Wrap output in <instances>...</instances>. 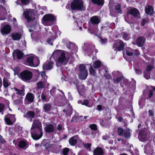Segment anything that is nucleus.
Masks as SVG:
<instances>
[{"label": "nucleus", "instance_id": "nucleus-1", "mask_svg": "<svg viewBox=\"0 0 155 155\" xmlns=\"http://www.w3.org/2000/svg\"><path fill=\"white\" fill-rule=\"evenodd\" d=\"M31 134L32 138L35 140H38L42 137L41 123L38 120L33 121L31 128Z\"/></svg>", "mask_w": 155, "mask_h": 155}, {"label": "nucleus", "instance_id": "nucleus-2", "mask_svg": "<svg viewBox=\"0 0 155 155\" xmlns=\"http://www.w3.org/2000/svg\"><path fill=\"white\" fill-rule=\"evenodd\" d=\"M39 64V61L36 57L34 55L29 56L26 59V64L31 67H36Z\"/></svg>", "mask_w": 155, "mask_h": 155}, {"label": "nucleus", "instance_id": "nucleus-3", "mask_svg": "<svg viewBox=\"0 0 155 155\" xmlns=\"http://www.w3.org/2000/svg\"><path fill=\"white\" fill-rule=\"evenodd\" d=\"M71 7L73 10H82L84 9L81 0H74L71 3Z\"/></svg>", "mask_w": 155, "mask_h": 155}, {"label": "nucleus", "instance_id": "nucleus-4", "mask_svg": "<svg viewBox=\"0 0 155 155\" xmlns=\"http://www.w3.org/2000/svg\"><path fill=\"white\" fill-rule=\"evenodd\" d=\"M20 76L23 81H27L31 79L33 74L31 71L28 70H25L20 73Z\"/></svg>", "mask_w": 155, "mask_h": 155}, {"label": "nucleus", "instance_id": "nucleus-5", "mask_svg": "<svg viewBox=\"0 0 155 155\" xmlns=\"http://www.w3.org/2000/svg\"><path fill=\"white\" fill-rule=\"evenodd\" d=\"M23 14L25 17L28 21H33L35 19L34 14L33 10L27 9L24 11Z\"/></svg>", "mask_w": 155, "mask_h": 155}, {"label": "nucleus", "instance_id": "nucleus-6", "mask_svg": "<svg viewBox=\"0 0 155 155\" xmlns=\"http://www.w3.org/2000/svg\"><path fill=\"white\" fill-rule=\"evenodd\" d=\"M80 73L79 77L81 79H85L87 76V70L85 69L84 66L83 64H81L80 66Z\"/></svg>", "mask_w": 155, "mask_h": 155}, {"label": "nucleus", "instance_id": "nucleus-7", "mask_svg": "<svg viewBox=\"0 0 155 155\" xmlns=\"http://www.w3.org/2000/svg\"><path fill=\"white\" fill-rule=\"evenodd\" d=\"M124 46V44L120 40H117L114 43L113 48L115 51L122 50Z\"/></svg>", "mask_w": 155, "mask_h": 155}, {"label": "nucleus", "instance_id": "nucleus-8", "mask_svg": "<svg viewBox=\"0 0 155 155\" xmlns=\"http://www.w3.org/2000/svg\"><path fill=\"white\" fill-rule=\"evenodd\" d=\"M118 133L120 136H123L125 137H129L130 135V130L129 129H127L123 131V129L120 127L118 129Z\"/></svg>", "mask_w": 155, "mask_h": 155}, {"label": "nucleus", "instance_id": "nucleus-9", "mask_svg": "<svg viewBox=\"0 0 155 155\" xmlns=\"http://www.w3.org/2000/svg\"><path fill=\"white\" fill-rule=\"evenodd\" d=\"M11 30V26L8 25H6L1 28V32L3 35L8 34Z\"/></svg>", "mask_w": 155, "mask_h": 155}, {"label": "nucleus", "instance_id": "nucleus-10", "mask_svg": "<svg viewBox=\"0 0 155 155\" xmlns=\"http://www.w3.org/2000/svg\"><path fill=\"white\" fill-rule=\"evenodd\" d=\"M58 60L59 63L63 64H65L68 62V60L65 56L64 53L62 52Z\"/></svg>", "mask_w": 155, "mask_h": 155}, {"label": "nucleus", "instance_id": "nucleus-11", "mask_svg": "<svg viewBox=\"0 0 155 155\" xmlns=\"http://www.w3.org/2000/svg\"><path fill=\"white\" fill-rule=\"evenodd\" d=\"M127 14L134 15V17L140 18L139 11L135 8L131 9L127 12Z\"/></svg>", "mask_w": 155, "mask_h": 155}, {"label": "nucleus", "instance_id": "nucleus-12", "mask_svg": "<svg viewBox=\"0 0 155 155\" xmlns=\"http://www.w3.org/2000/svg\"><path fill=\"white\" fill-rule=\"evenodd\" d=\"M126 54L129 56L132 55L133 53H134V54L136 55H138L139 54V53L137 52V50L134 51L130 48H126Z\"/></svg>", "mask_w": 155, "mask_h": 155}, {"label": "nucleus", "instance_id": "nucleus-13", "mask_svg": "<svg viewBox=\"0 0 155 155\" xmlns=\"http://www.w3.org/2000/svg\"><path fill=\"white\" fill-rule=\"evenodd\" d=\"M21 35L20 33L15 32L13 33L11 35V37L12 39L15 41L18 40L21 38Z\"/></svg>", "mask_w": 155, "mask_h": 155}, {"label": "nucleus", "instance_id": "nucleus-14", "mask_svg": "<svg viewBox=\"0 0 155 155\" xmlns=\"http://www.w3.org/2000/svg\"><path fill=\"white\" fill-rule=\"evenodd\" d=\"M145 41V39L144 37H139L137 39V44L138 46L141 47L143 46Z\"/></svg>", "mask_w": 155, "mask_h": 155}, {"label": "nucleus", "instance_id": "nucleus-15", "mask_svg": "<svg viewBox=\"0 0 155 155\" xmlns=\"http://www.w3.org/2000/svg\"><path fill=\"white\" fill-rule=\"evenodd\" d=\"M13 54H15L18 59H21L24 54L23 53L19 50L15 51L13 53Z\"/></svg>", "mask_w": 155, "mask_h": 155}, {"label": "nucleus", "instance_id": "nucleus-16", "mask_svg": "<svg viewBox=\"0 0 155 155\" xmlns=\"http://www.w3.org/2000/svg\"><path fill=\"white\" fill-rule=\"evenodd\" d=\"M103 151L100 148L97 147L95 149L94 151V155H102Z\"/></svg>", "mask_w": 155, "mask_h": 155}, {"label": "nucleus", "instance_id": "nucleus-17", "mask_svg": "<svg viewBox=\"0 0 155 155\" xmlns=\"http://www.w3.org/2000/svg\"><path fill=\"white\" fill-rule=\"evenodd\" d=\"M78 139V136H75L71 138L69 140V143L70 144L73 146L75 145Z\"/></svg>", "mask_w": 155, "mask_h": 155}, {"label": "nucleus", "instance_id": "nucleus-18", "mask_svg": "<svg viewBox=\"0 0 155 155\" xmlns=\"http://www.w3.org/2000/svg\"><path fill=\"white\" fill-rule=\"evenodd\" d=\"M90 20L91 23L94 25L97 24L100 22V19L96 16H94L92 17Z\"/></svg>", "mask_w": 155, "mask_h": 155}, {"label": "nucleus", "instance_id": "nucleus-19", "mask_svg": "<svg viewBox=\"0 0 155 155\" xmlns=\"http://www.w3.org/2000/svg\"><path fill=\"white\" fill-rule=\"evenodd\" d=\"M62 51L59 50H57L54 51L52 54L51 58L54 59H56L58 56L60 55L62 52Z\"/></svg>", "mask_w": 155, "mask_h": 155}, {"label": "nucleus", "instance_id": "nucleus-20", "mask_svg": "<svg viewBox=\"0 0 155 155\" xmlns=\"http://www.w3.org/2000/svg\"><path fill=\"white\" fill-rule=\"evenodd\" d=\"M56 20V18L53 14H49V25L54 24Z\"/></svg>", "mask_w": 155, "mask_h": 155}, {"label": "nucleus", "instance_id": "nucleus-21", "mask_svg": "<svg viewBox=\"0 0 155 155\" xmlns=\"http://www.w3.org/2000/svg\"><path fill=\"white\" fill-rule=\"evenodd\" d=\"M26 98L28 101L32 102L34 101V97L32 94L29 93L27 94Z\"/></svg>", "mask_w": 155, "mask_h": 155}, {"label": "nucleus", "instance_id": "nucleus-22", "mask_svg": "<svg viewBox=\"0 0 155 155\" xmlns=\"http://www.w3.org/2000/svg\"><path fill=\"white\" fill-rule=\"evenodd\" d=\"M46 83L42 81H39L37 84V88L38 89L44 88L45 86Z\"/></svg>", "mask_w": 155, "mask_h": 155}, {"label": "nucleus", "instance_id": "nucleus-23", "mask_svg": "<svg viewBox=\"0 0 155 155\" xmlns=\"http://www.w3.org/2000/svg\"><path fill=\"white\" fill-rule=\"evenodd\" d=\"M12 116L10 114H8L6 115L5 118V120L6 123L8 125H12L13 124L11 120L10 119V117Z\"/></svg>", "mask_w": 155, "mask_h": 155}, {"label": "nucleus", "instance_id": "nucleus-24", "mask_svg": "<svg viewBox=\"0 0 155 155\" xmlns=\"http://www.w3.org/2000/svg\"><path fill=\"white\" fill-rule=\"evenodd\" d=\"M138 137L140 141H145L146 138V133L144 132L142 133H140Z\"/></svg>", "mask_w": 155, "mask_h": 155}, {"label": "nucleus", "instance_id": "nucleus-25", "mask_svg": "<svg viewBox=\"0 0 155 155\" xmlns=\"http://www.w3.org/2000/svg\"><path fill=\"white\" fill-rule=\"evenodd\" d=\"M42 23L45 25H48V15H46L43 18Z\"/></svg>", "mask_w": 155, "mask_h": 155}, {"label": "nucleus", "instance_id": "nucleus-26", "mask_svg": "<svg viewBox=\"0 0 155 155\" xmlns=\"http://www.w3.org/2000/svg\"><path fill=\"white\" fill-rule=\"evenodd\" d=\"M41 145L45 147L46 149L48 150V140L44 139L41 143Z\"/></svg>", "mask_w": 155, "mask_h": 155}, {"label": "nucleus", "instance_id": "nucleus-27", "mask_svg": "<svg viewBox=\"0 0 155 155\" xmlns=\"http://www.w3.org/2000/svg\"><path fill=\"white\" fill-rule=\"evenodd\" d=\"M145 12L147 14L151 15L153 12V8L152 7L150 6L146 7L145 9Z\"/></svg>", "mask_w": 155, "mask_h": 155}, {"label": "nucleus", "instance_id": "nucleus-28", "mask_svg": "<svg viewBox=\"0 0 155 155\" xmlns=\"http://www.w3.org/2000/svg\"><path fill=\"white\" fill-rule=\"evenodd\" d=\"M101 63L99 61H96L94 62L93 64L94 67L95 68H98L101 66Z\"/></svg>", "mask_w": 155, "mask_h": 155}, {"label": "nucleus", "instance_id": "nucleus-29", "mask_svg": "<svg viewBox=\"0 0 155 155\" xmlns=\"http://www.w3.org/2000/svg\"><path fill=\"white\" fill-rule=\"evenodd\" d=\"M14 89L15 90V91H16V94H18L20 95H24V89H22L21 90H19V89L16 88H15Z\"/></svg>", "mask_w": 155, "mask_h": 155}, {"label": "nucleus", "instance_id": "nucleus-30", "mask_svg": "<svg viewBox=\"0 0 155 155\" xmlns=\"http://www.w3.org/2000/svg\"><path fill=\"white\" fill-rule=\"evenodd\" d=\"M55 126V124L52 122L51 124H49V133H52L54 131V128Z\"/></svg>", "mask_w": 155, "mask_h": 155}, {"label": "nucleus", "instance_id": "nucleus-31", "mask_svg": "<svg viewBox=\"0 0 155 155\" xmlns=\"http://www.w3.org/2000/svg\"><path fill=\"white\" fill-rule=\"evenodd\" d=\"M27 144L26 142L24 141H21L18 144V147L20 148H23L25 147Z\"/></svg>", "mask_w": 155, "mask_h": 155}, {"label": "nucleus", "instance_id": "nucleus-32", "mask_svg": "<svg viewBox=\"0 0 155 155\" xmlns=\"http://www.w3.org/2000/svg\"><path fill=\"white\" fill-rule=\"evenodd\" d=\"M26 114L28 115V117L31 118H34L35 115V113L31 111L27 112Z\"/></svg>", "mask_w": 155, "mask_h": 155}, {"label": "nucleus", "instance_id": "nucleus-33", "mask_svg": "<svg viewBox=\"0 0 155 155\" xmlns=\"http://www.w3.org/2000/svg\"><path fill=\"white\" fill-rule=\"evenodd\" d=\"M3 86L5 87H7L10 85V83L8 82V80L6 78H4L3 80Z\"/></svg>", "mask_w": 155, "mask_h": 155}, {"label": "nucleus", "instance_id": "nucleus-34", "mask_svg": "<svg viewBox=\"0 0 155 155\" xmlns=\"http://www.w3.org/2000/svg\"><path fill=\"white\" fill-rule=\"evenodd\" d=\"M91 1L94 3L98 5H101L103 4V0H91Z\"/></svg>", "mask_w": 155, "mask_h": 155}, {"label": "nucleus", "instance_id": "nucleus-35", "mask_svg": "<svg viewBox=\"0 0 155 155\" xmlns=\"http://www.w3.org/2000/svg\"><path fill=\"white\" fill-rule=\"evenodd\" d=\"M78 91L80 94L82 92H83L84 89V85L82 84H81L79 87H78Z\"/></svg>", "mask_w": 155, "mask_h": 155}, {"label": "nucleus", "instance_id": "nucleus-36", "mask_svg": "<svg viewBox=\"0 0 155 155\" xmlns=\"http://www.w3.org/2000/svg\"><path fill=\"white\" fill-rule=\"evenodd\" d=\"M90 74L92 76H95L96 74V72L93 68L91 67L89 69Z\"/></svg>", "mask_w": 155, "mask_h": 155}, {"label": "nucleus", "instance_id": "nucleus-37", "mask_svg": "<svg viewBox=\"0 0 155 155\" xmlns=\"http://www.w3.org/2000/svg\"><path fill=\"white\" fill-rule=\"evenodd\" d=\"M5 108V105L2 103H0V112L3 114V111Z\"/></svg>", "mask_w": 155, "mask_h": 155}, {"label": "nucleus", "instance_id": "nucleus-38", "mask_svg": "<svg viewBox=\"0 0 155 155\" xmlns=\"http://www.w3.org/2000/svg\"><path fill=\"white\" fill-rule=\"evenodd\" d=\"M43 108L45 112H48V104H44Z\"/></svg>", "mask_w": 155, "mask_h": 155}, {"label": "nucleus", "instance_id": "nucleus-39", "mask_svg": "<svg viewBox=\"0 0 155 155\" xmlns=\"http://www.w3.org/2000/svg\"><path fill=\"white\" fill-rule=\"evenodd\" d=\"M124 39L126 40H128L130 38V36L128 35L126 33H124L123 35Z\"/></svg>", "mask_w": 155, "mask_h": 155}, {"label": "nucleus", "instance_id": "nucleus-40", "mask_svg": "<svg viewBox=\"0 0 155 155\" xmlns=\"http://www.w3.org/2000/svg\"><path fill=\"white\" fill-rule=\"evenodd\" d=\"M44 129L47 132H48V124L47 123H44Z\"/></svg>", "mask_w": 155, "mask_h": 155}, {"label": "nucleus", "instance_id": "nucleus-41", "mask_svg": "<svg viewBox=\"0 0 155 155\" xmlns=\"http://www.w3.org/2000/svg\"><path fill=\"white\" fill-rule=\"evenodd\" d=\"M101 43L102 44H104L107 42V39L106 38H100Z\"/></svg>", "mask_w": 155, "mask_h": 155}, {"label": "nucleus", "instance_id": "nucleus-42", "mask_svg": "<svg viewBox=\"0 0 155 155\" xmlns=\"http://www.w3.org/2000/svg\"><path fill=\"white\" fill-rule=\"evenodd\" d=\"M69 151V149L68 148H64L63 151V153L64 155H67Z\"/></svg>", "mask_w": 155, "mask_h": 155}, {"label": "nucleus", "instance_id": "nucleus-43", "mask_svg": "<svg viewBox=\"0 0 155 155\" xmlns=\"http://www.w3.org/2000/svg\"><path fill=\"white\" fill-rule=\"evenodd\" d=\"M90 127L91 129L94 130H97V126L95 124H92L90 126Z\"/></svg>", "mask_w": 155, "mask_h": 155}, {"label": "nucleus", "instance_id": "nucleus-44", "mask_svg": "<svg viewBox=\"0 0 155 155\" xmlns=\"http://www.w3.org/2000/svg\"><path fill=\"white\" fill-rule=\"evenodd\" d=\"M15 129L16 130V131L19 132L21 130L22 128L20 126L17 125L15 126Z\"/></svg>", "mask_w": 155, "mask_h": 155}, {"label": "nucleus", "instance_id": "nucleus-45", "mask_svg": "<svg viewBox=\"0 0 155 155\" xmlns=\"http://www.w3.org/2000/svg\"><path fill=\"white\" fill-rule=\"evenodd\" d=\"M120 8V5L119 4H117V5L116 6L115 9L117 12H120L121 11Z\"/></svg>", "mask_w": 155, "mask_h": 155}, {"label": "nucleus", "instance_id": "nucleus-46", "mask_svg": "<svg viewBox=\"0 0 155 155\" xmlns=\"http://www.w3.org/2000/svg\"><path fill=\"white\" fill-rule=\"evenodd\" d=\"M146 72L145 71L144 72V76L146 79H149L150 78V75L149 73H147V74H146Z\"/></svg>", "mask_w": 155, "mask_h": 155}, {"label": "nucleus", "instance_id": "nucleus-47", "mask_svg": "<svg viewBox=\"0 0 155 155\" xmlns=\"http://www.w3.org/2000/svg\"><path fill=\"white\" fill-rule=\"evenodd\" d=\"M46 97V95L45 93L43 92L41 94V98L42 100H45Z\"/></svg>", "mask_w": 155, "mask_h": 155}, {"label": "nucleus", "instance_id": "nucleus-48", "mask_svg": "<svg viewBox=\"0 0 155 155\" xmlns=\"http://www.w3.org/2000/svg\"><path fill=\"white\" fill-rule=\"evenodd\" d=\"M5 142V140L3 138L2 136L0 135V143H4Z\"/></svg>", "mask_w": 155, "mask_h": 155}, {"label": "nucleus", "instance_id": "nucleus-49", "mask_svg": "<svg viewBox=\"0 0 155 155\" xmlns=\"http://www.w3.org/2000/svg\"><path fill=\"white\" fill-rule=\"evenodd\" d=\"M21 2L23 4L25 5L28 4L29 0H21Z\"/></svg>", "mask_w": 155, "mask_h": 155}, {"label": "nucleus", "instance_id": "nucleus-50", "mask_svg": "<svg viewBox=\"0 0 155 155\" xmlns=\"http://www.w3.org/2000/svg\"><path fill=\"white\" fill-rule=\"evenodd\" d=\"M39 74L41 75V76L43 78H45V77L46 76L45 73L44 71H41L40 73Z\"/></svg>", "mask_w": 155, "mask_h": 155}, {"label": "nucleus", "instance_id": "nucleus-51", "mask_svg": "<svg viewBox=\"0 0 155 155\" xmlns=\"http://www.w3.org/2000/svg\"><path fill=\"white\" fill-rule=\"evenodd\" d=\"M19 71V69L18 67H16L14 68V71L15 72L14 74H17Z\"/></svg>", "mask_w": 155, "mask_h": 155}, {"label": "nucleus", "instance_id": "nucleus-52", "mask_svg": "<svg viewBox=\"0 0 155 155\" xmlns=\"http://www.w3.org/2000/svg\"><path fill=\"white\" fill-rule=\"evenodd\" d=\"M149 115L150 117H152L153 115V112L151 110H150L148 111Z\"/></svg>", "mask_w": 155, "mask_h": 155}, {"label": "nucleus", "instance_id": "nucleus-53", "mask_svg": "<svg viewBox=\"0 0 155 155\" xmlns=\"http://www.w3.org/2000/svg\"><path fill=\"white\" fill-rule=\"evenodd\" d=\"M82 105H84L86 106H87L88 104V101L87 100H84L83 102L81 103Z\"/></svg>", "mask_w": 155, "mask_h": 155}, {"label": "nucleus", "instance_id": "nucleus-54", "mask_svg": "<svg viewBox=\"0 0 155 155\" xmlns=\"http://www.w3.org/2000/svg\"><path fill=\"white\" fill-rule=\"evenodd\" d=\"M121 79H122L121 77H119V78H117L116 79V80L115 81L117 82V83H118L121 80Z\"/></svg>", "mask_w": 155, "mask_h": 155}, {"label": "nucleus", "instance_id": "nucleus-55", "mask_svg": "<svg viewBox=\"0 0 155 155\" xmlns=\"http://www.w3.org/2000/svg\"><path fill=\"white\" fill-rule=\"evenodd\" d=\"M153 67L151 65H148L147 68V71H149Z\"/></svg>", "mask_w": 155, "mask_h": 155}, {"label": "nucleus", "instance_id": "nucleus-56", "mask_svg": "<svg viewBox=\"0 0 155 155\" xmlns=\"http://www.w3.org/2000/svg\"><path fill=\"white\" fill-rule=\"evenodd\" d=\"M43 67L44 69L48 70V65L45 64H44Z\"/></svg>", "mask_w": 155, "mask_h": 155}, {"label": "nucleus", "instance_id": "nucleus-57", "mask_svg": "<svg viewBox=\"0 0 155 155\" xmlns=\"http://www.w3.org/2000/svg\"><path fill=\"white\" fill-rule=\"evenodd\" d=\"M102 108V106L101 105H98L97 106V110H101Z\"/></svg>", "mask_w": 155, "mask_h": 155}, {"label": "nucleus", "instance_id": "nucleus-58", "mask_svg": "<svg viewBox=\"0 0 155 155\" xmlns=\"http://www.w3.org/2000/svg\"><path fill=\"white\" fill-rule=\"evenodd\" d=\"M53 66V63L52 62H50V63H49V70L52 68V67Z\"/></svg>", "mask_w": 155, "mask_h": 155}, {"label": "nucleus", "instance_id": "nucleus-59", "mask_svg": "<svg viewBox=\"0 0 155 155\" xmlns=\"http://www.w3.org/2000/svg\"><path fill=\"white\" fill-rule=\"evenodd\" d=\"M146 20L145 19H143L142 21L141 25L142 26L144 25L146 23Z\"/></svg>", "mask_w": 155, "mask_h": 155}, {"label": "nucleus", "instance_id": "nucleus-60", "mask_svg": "<svg viewBox=\"0 0 155 155\" xmlns=\"http://www.w3.org/2000/svg\"><path fill=\"white\" fill-rule=\"evenodd\" d=\"M62 127L61 126H60V125H58V126L57 129L58 130H59V131L61 130H62Z\"/></svg>", "mask_w": 155, "mask_h": 155}, {"label": "nucleus", "instance_id": "nucleus-61", "mask_svg": "<svg viewBox=\"0 0 155 155\" xmlns=\"http://www.w3.org/2000/svg\"><path fill=\"white\" fill-rule=\"evenodd\" d=\"M91 146V144L90 143H87L85 145V147L87 148H89Z\"/></svg>", "mask_w": 155, "mask_h": 155}, {"label": "nucleus", "instance_id": "nucleus-62", "mask_svg": "<svg viewBox=\"0 0 155 155\" xmlns=\"http://www.w3.org/2000/svg\"><path fill=\"white\" fill-rule=\"evenodd\" d=\"M153 95L152 91H150L149 92V97H151Z\"/></svg>", "mask_w": 155, "mask_h": 155}, {"label": "nucleus", "instance_id": "nucleus-63", "mask_svg": "<svg viewBox=\"0 0 155 155\" xmlns=\"http://www.w3.org/2000/svg\"><path fill=\"white\" fill-rule=\"evenodd\" d=\"M15 102L16 104H18L20 103L21 100H17L15 101Z\"/></svg>", "mask_w": 155, "mask_h": 155}, {"label": "nucleus", "instance_id": "nucleus-64", "mask_svg": "<svg viewBox=\"0 0 155 155\" xmlns=\"http://www.w3.org/2000/svg\"><path fill=\"white\" fill-rule=\"evenodd\" d=\"M9 134L11 135H12L13 134V132L11 130H9Z\"/></svg>", "mask_w": 155, "mask_h": 155}]
</instances>
